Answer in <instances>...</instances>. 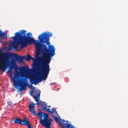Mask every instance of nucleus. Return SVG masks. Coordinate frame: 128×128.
Returning a JSON list of instances; mask_svg holds the SVG:
<instances>
[{
  "label": "nucleus",
  "mask_w": 128,
  "mask_h": 128,
  "mask_svg": "<svg viewBox=\"0 0 128 128\" xmlns=\"http://www.w3.org/2000/svg\"><path fill=\"white\" fill-rule=\"evenodd\" d=\"M26 31L22 30L21 36L20 40L19 45L20 44V48L22 49L24 47H26L28 45L34 43L36 46V58L39 60H41V57L44 56L46 58L53 56L55 54V48L52 45L48 46V48L46 44L40 43L39 40H35L32 37L31 32H28L26 35Z\"/></svg>",
  "instance_id": "f257e3e1"
},
{
  "label": "nucleus",
  "mask_w": 128,
  "mask_h": 128,
  "mask_svg": "<svg viewBox=\"0 0 128 128\" xmlns=\"http://www.w3.org/2000/svg\"><path fill=\"white\" fill-rule=\"evenodd\" d=\"M50 56L46 58L44 56L41 57V60L39 61V63L37 64L34 63L32 65L34 67L40 69L39 74L41 78H38L36 76H33L30 78V81L32 84H34L36 85L38 82L42 80H45L47 77L48 75L50 70L49 64L51 60V58Z\"/></svg>",
  "instance_id": "f03ea898"
},
{
  "label": "nucleus",
  "mask_w": 128,
  "mask_h": 128,
  "mask_svg": "<svg viewBox=\"0 0 128 128\" xmlns=\"http://www.w3.org/2000/svg\"><path fill=\"white\" fill-rule=\"evenodd\" d=\"M2 50L0 49V70L4 72L8 66L10 58L14 57L19 63L23 62V59L25 58L26 61H29L31 59L32 56L27 54L26 57L25 56H21L13 53L6 52H3Z\"/></svg>",
  "instance_id": "7ed1b4c3"
},
{
  "label": "nucleus",
  "mask_w": 128,
  "mask_h": 128,
  "mask_svg": "<svg viewBox=\"0 0 128 128\" xmlns=\"http://www.w3.org/2000/svg\"><path fill=\"white\" fill-rule=\"evenodd\" d=\"M35 104L33 102L30 104L29 106V110L33 115L38 116L40 117V122L42 126L46 128H50L52 120L48 118L49 115L47 114L39 112L36 114L35 110H34V105Z\"/></svg>",
  "instance_id": "20e7f679"
},
{
  "label": "nucleus",
  "mask_w": 128,
  "mask_h": 128,
  "mask_svg": "<svg viewBox=\"0 0 128 128\" xmlns=\"http://www.w3.org/2000/svg\"><path fill=\"white\" fill-rule=\"evenodd\" d=\"M15 72L14 76L10 80L13 82L15 87L20 86V88H19L20 92H21L23 90H26L27 83L26 79L24 78L21 79L19 72L16 71Z\"/></svg>",
  "instance_id": "39448f33"
},
{
  "label": "nucleus",
  "mask_w": 128,
  "mask_h": 128,
  "mask_svg": "<svg viewBox=\"0 0 128 128\" xmlns=\"http://www.w3.org/2000/svg\"><path fill=\"white\" fill-rule=\"evenodd\" d=\"M52 36V33H47L45 32L39 35L38 39H39V42L40 43L44 44L46 43L47 44H50L49 42V38Z\"/></svg>",
  "instance_id": "423d86ee"
},
{
  "label": "nucleus",
  "mask_w": 128,
  "mask_h": 128,
  "mask_svg": "<svg viewBox=\"0 0 128 128\" xmlns=\"http://www.w3.org/2000/svg\"><path fill=\"white\" fill-rule=\"evenodd\" d=\"M52 117L57 123H59L60 126H62V128H76L74 127V126L68 124V120L66 121L63 119L62 120V122H61L58 118L54 115H53Z\"/></svg>",
  "instance_id": "0eeeda50"
},
{
  "label": "nucleus",
  "mask_w": 128,
  "mask_h": 128,
  "mask_svg": "<svg viewBox=\"0 0 128 128\" xmlns=\"http://www.w3.org/2000/svg\"><path fill=\"white\" fill-rule=\"evenodd\" d=\"M22 30H20L15 34V36L10 38H12L14 42L12 44V47L14 49H17L18 48L20 42V40L21 38Z\"/></svg>",
  "instance_id": "6e6552de"
},
{
  "label": "nucleus",
  "mask_w": 128,
  "mask_h": 128,
  "mask_svg": "<svg viewBox=\"0 0 128 128\" xmlns=\"http://www.w3.org/2000/svg\"><path fill=\"white\" fill-rule=\"evenodd\" d=\"M10 58H9V62L8 66L6 67V69L7 67L8 66L9 67V68L7 71V72L10 74L11 76V78H13L12 76H13V73L12 72V70L13 69H14L15 70L14 73V76L16 71L18 72H19L16 70L18 69V67L16 65V63L14 60H12V61L11 62V64H9V63L10 62Z\"/></svg>",
  "instance_id": "1a4fd4ad"
},
{
  "label": "nucleus",
  "mask_w": 128,
  "mask_h": 128,
  "mask_svg": "<svg viewBox=\"0 0 128 128\" xmlns=\"http://www.w3.org/2000/svg\"><path fill=\"white\" fill-rule=\"evenodd\" d=\"M14 122L16 124L26 125L27 126L28 128H32L31 125L29 122L28 120L26 118H25L23 120L19 118H16Z\"/></svg>",
  "instance_id": "9d476101"
},
{
  "label": "nucleus",
  "mask_w": 128,
  "mask_h": 128,
  "mask_svg": "<svg viewBox=\"0 0 128 128\" xmlns=\"http://www.w3.org/2000/svg\"><path fill=\"white\" fill-rule=\"evenodd\" d=\"M40 93V91L39 90H32L30 92V95L34 98L36 102L39 101Z\"/></svg>",
  "instance_id": "9b49d317"
},
{
  "label": "nucleus",
  "mask_w": 128,
  "mask_h": 128,
  "mask_svg": "<svg viewBox=\"0 0 128 128\" xmlns=\"http://www.w3.org/2000/svg\"><path fill=\"white\" fill-rule=\"evenodd\" d=\"M29 70V66L28 65H26V66H23L21 68V70L24 72H26Z\"/></svg>",
  "instance_id": "f8f14e48"
},
{
  "label": "nucleus",
  "mask_w": 128,
  "mask_h": 128,
  "mask_svg": "<svg viewBox=\"0 0 128 128\" xmlns=\"http://www.w3.org/2000/svg\"><path fill=\"white\" fill-rule=\"evenodd\" d=\"M41 106L42 107V110H45V109H46V108L48 106L47 105V104L44 102H42Z\"/></svg>",
  "instance_id": "ddd939ff"
},
{
  "label": "nucleus",
  "mask_w": 128,
  "mask_h": 128,
  "mask_svg": "<svg viewBox=\"0 0 128 128\" xmlns=\"http://www.w3.org/2000/svg\"><path fill=\"white\" fill-rule=\"evenodd\" d=\"M54 108L52 109V110L49 108H46V109H45V110H46L48 112L50 113L51 114H53L54 113Z\"/></svg>",
  "instance_id": "4468645a"
},
{
  "label": "nucleus",
  "mask_w": 128,
  "mask_h": 128,
  "mask_svg": "<svg viewBox=\"0 0 128 128\" xmlns=\"http://www.w3.org/2000/svg\"><path fill=\"white\" fill-rule=\"evenodd\" d=\"M4 34L0 29V37L2 38H3V36L4 35Z\"/></svg>",
  "instance_id": "2eb2a0df"
},
{
  "label": "nucleus",
  "mask_w": 128,
  "mask_h": 128,
  "mask_svg": "<svg viewBox=\"0 0 128 128\" xmlns=\"http://www.w3.org/2000/svg\"><path fill=\"white\" fill-rule=\"evenodd\" d=\"M54 112H55V114H56L57 116H58L59 117L60 119L61 118H60L59 116L58 115V114L57 111H56V110L54 108Z\"/></svg>",
  "instance_id": "dca6fc26"
},
{
  "label": "nucleus",
  "mask_w": 128,
  "mask_h": 128,
  "mask_svg": "<svg viewBox=\"0 0 128 128\" xmlns=\"http://www.w3.org/2000/svg\"><path fill=\"white\" fill-rule=\"evenodd\" d=\"M31 60H33V61L34 62H36V59H35L34 58H33L32 57H31Z\"/></svg>",
  "instance_id": "f3484780"
},
{
  "label": "nucleus",
  "mask_w": 128,
  "mask_h": 128,
  "mask_svg": "<svg viewBox=\"0 0 128 128\" xmlns=\"http://www.w3.org/2000/svg\"><path fill=\"white\" fill-rule=\"evenodd\" d=\"M37 102V103L36 104H38V105L40 104L41 105V103L42 102Z\"/></svg>",
  "instance_id": "a211bd4d"
},
{
  "label": "nucleus",
  "mask_w": 128,
  "mask_h": 128,
  "mask_svg": "<svg viewBox=\"0 0 128 128\" xmlns=\"http://www.w3.org/2000/svg\"><path fill=\"white\" fill-rule=\"evenodd\" d=\"M31 86L32 87V88L33 89H34V86H32L31 85Z\"/></svg>",
  "instance_id": "6ab92c4d"
},
{
  "label": "nucleus",
  "mask_w": 128,
  "mask_h": 128,
  "mask_svg": "<svg viewBox=\"0 0 128 128\" xmlns=\"http://www.w3.org/2000/svg\"><path fill=\"white\" fill-rule=\"evenodd\" d=\"M53 83L55 84V83H52V84H53Z\"/></svg>",
  "instance_id": "aec40b11"
},
{
  "label": "nucleus",
  "mask_w": 128,
  "mask_h": 128,
  "mask_svg": "<svg viewBox=\"0 0 128 128\" xmlns=\"http://www.w3.org/2000/svg\"><path fill=\"white\" fill-rule=\"evenodd\" d=\"M48 107H50V106H48Z\"/></svg>",
  "instance_id": "412c9836"
},
{
  "label": "nucleus",
  "mask_w": 128,
  "mask_h": 128,
  "mask_svg": "<svg viewBox=\"0 0 128 128\" xmlns=\"http://www.w3.org/2000/svg\"><path fill=\"white\" fill-rule=\"evenodd\" d=\"M57 89V90H58L59 89V88H58Z\"/></svg>",
  "instance_id": "4be33fe9"
},
{
  "label": "nucleus",
  "mask_w": 128,
  "mask_h": 128,
  "mask_svg": "<svg viewBox=\"0 0 128 128\" xmlns=\"http://www.w3.org/2000/svg\"><path fill=\"white\" fill-rule=\"evenodd\" d=\"M9 49H10V50H11V49H10V48H9Z\"/></svg>",
  "instance_id": "5701e85b"
}]
</instances>
